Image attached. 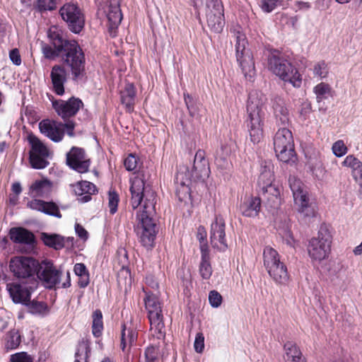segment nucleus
Returning a JSON list of instances; mask_svg holds the SVG:
<instances>
[{
  "instance_id": "obj_20",
  "label": "nucleus",
  "mask_w": 362,
  "mask_h": 362,
  "mask_svg": "<svg viewBox=\"0 0 362 362\" xmlns=\"http://www.w3.org/2000/svg\"><path fill=\"white\" fill-rule=\"evenodd\" d=\"M207 24L214 32H221L225 25L223 6L222 3H218L214 6L206 10Z\"/></svg>"
},
{
  "instance_id": "obj_56",
  "label": "nucleus",
  "mask_w": 362,
  "mask_h": 362,
  "mask_svg": "<svg viewBox=\"0 0 362 362\" xmlns=\"http://www.w3.org/2000/svg\"><path fill=\"white\" fill-rule=\"evenodd\" d=\"M194 348L197 353L203 352L204 349V337L202 333L199 332L196 334Z\"/></svg>"
},
{
  "instance_id": "obj_22",
  "label": "nucleus",
  "mask_w": 362,
  "mask_h": 362,
  "mask_svg": "<svg viewBox=\"0 0 362 362\" xmlns=\"http://www.w3.org/2000/svg\"><path fill=\"white\" fill-rule=\"evenodd\" d=\"M189 176H186V173L180 169L175 176L176 195L178 199L184 203H188L191 199L189 183L191 181Z\"/></svg>"
},
{
  "instance_id": "obj_1",
  "label": "nucleus",
  "mask_w": 362,
  "mask_h": 362,
  "mask_svg": "<svg viewBox=\"0 0 362 362\" xmlns=\"http://www.w3.org/2000/svg\"><path fill=\"white\" fill-rule=\"evenodd\" d=\"M145 175L139 172L134 173L130 179L131 204L137 209L144 197L143 205L136 211L138 221L137 235L141 245L146 248L153 247L156 237V224L151 218L155 213L156 194L150 187H145Z\"/></svg>"
},
{
  "instance_id": "obj_19",
  "label": "nucleus",
  "mask_w": 362,
  "mask_h": 362,
  "mask_svg": "<svg viewBox=\"0 0 362 362\" xmlns=\"http://www.w3.org/2000/svg\"><path fill=\"white\" fill-rule=\"evenodd\" d=\"M39 277L46 288H52L59 283L60 274L51 262L45 260L40 266Z\"/></svg>"
},
{
  "instance_id": "obj_62",
  "label": "nucleus",
  "mask_w": 362,
  "mask_h": 362,
  "mask_svg": "<svg viewBox=\"0 0 362 362\" xmlns=\"http://www.w3.org/2000/svg\"><path fill=\"white\" fill-rule=\"evenodd\" d=\"M206 233L205 228L202 226H199L198 228V230H197V238L199 239V240L201 243V245H206L207 247V245L204 243V242L206 239Z\"/></svg>"
},
{
  "instance_id": "obj_48",
  "label": "nucleus",
  "mask_w": 362,
  "mask_h": 362,
  "mask_svg": "<svg viewBox=\"0 0 362 362\" xmlns=\"http://www.w3.org/2000/svg\"><path fill=\"white\" fill-rule=\"evenodd\" d=\"M191 2L195 9L205 8L206 10L214 6L218 3H221L220 0H191Z\"/></svg>"
},
{
  "instance_id": "obj_10",
  "label": "nucleus",
  "mask_w": 362,
  "mask_h": 362,
  "mask_svg": "<svg viewBox=\"0 0 362 362\" xmlns=\"http://www.w3.org/2000/svg\"><path fill=\"white\" fill-rule=\"evenodd\" d=\"M9 267L13 275L18 279H27L28 281L36 279L35 274L38 263L31 257H13L11 259Z\"/></svg>"
},
{
  "instance_id": "obj_61",
  "label": "nucleus",
  "mask_w": 362,
  "mask_h": 362,
  "mask_svg": "<svg viewBox=\"0 0 362 362\" xmlns=\"http://www.w3.org/2000/svg\"><path fill=\"white\" fill-rule=\"evenodd\" d=\"M310 8V4L308 2L296 1L293 6V9L298 11H307Z\"/></svg>"
},
{
  "instance_id": "obj_21",
  "label": "nucleus",
  "mask_w": 362,
  "mask_h": 362,
  "mask_svg": "<svg viewBox=\"0 0 362 362\" xmlns=\"http://www.w3.org/2000/svg\"><path fill=\"white\" fill-rule=\"evenodd\" d=\"M40 132L54 142L64 137L63 124L54 120L44 119L39 123Z\"/></svg>"
},
{
  "instance_id": "obj_15",
  "label": "nucleus",
  "mask_w": 362,
  "mask_h": 362,
  "mask_svg": "<svg viewBox=\"0 0 362 362\" xmlns=\"http://www.w3.org/2000/svg\"><path fill=\"white\" fill-rule=\"evenodd\" d=\"M52 103L55 112L63 119L74 116L83 105L80 99L74 97L68 100L61 99L52 100Z\"/></svg>"
},
{
  "instance_id": "obj_7",
  "label": "nucleus",
  "mask_w": 362,
  "mask_h": 362,
  "mask_svg": "<svg viewBox=\"0 0 362 362\" xmlns=\"http://www.w3.org/2000/svg\"><path fill=\"white\" fill-rule=\"evenodd\" d=\"M268 66L271 71L285 82L294 87H300L302 78L298 71L287 60L272 54L268 60Z\"/></svg>"
},
{
  "instance_id": "obj_32",
  "label": "nucleus",
  "mask_w": 362,
  "mask_h": 362,
  "mask_svg": "<svg viewBox=\"0 0 362 362\" xmlns=\"http://www.w3.org/2000/svg\"><path fill=\"white\" fill-rule=\"evenodd\" d=\"M286 362H305L299 348L292 341H287L284 346Z\"/></svg>"
},
{
  "instance_id": "obj_47",
  "label": "nucleus",
  "mask_w": 362,
  "mask_h": 362,
  "mask_svg": "<svg viewBox=\"0 0 362 362\" xmlns=\"http://www.w3.org/2000/svg\"><path fill=\"white\" fill-rule=\"evenodd\" d=\"M313 72L315 76L319 78H325L328 74L327 65L325 62H319L316 63L313 68Z\"/></svg>"
},
{
  "instance_id": "obj_25",
  "label": "nucleus",
  "mask_w": 362,
  "mask_h": 362,
  "mask_svg": "<svg viewBox=\"0 0 362 362\" xmlns=\"http://www.w3.org/2000/svg\"><path fill=\"white\" fill-rule=\"evenodd\" d=\"M52 90L58 95H63L64 93V83L66 81V72L64 67L60 65H55L52 67L50 73Z\"/></svg>"
},
{
  "instance_id": "obj_13",
  "label": "nucleus",
  "mask_w": 362,
  "mask_h": 362,
  "mask_svg": "<svg viewBox=\"0 0 362 362\" xmlns=\"http://www.w3.org/2000/svg\"><path fill=\"white\" fill-rule=\"evenodd\" d=\"M100 8L106 13L108 29L111 36L116 35V30L122 19L119 0H95Z\"/></svg>"
},
{
  "instance_id": "obj_51",
  "label": "nucleus",
  "mask_w": 362,
  "mask_h": 362,
  "mask_svg": "<svg viewBox=\"0 0 362 362\" xmlns=\"http://www.w3.org/2000/svg\"><path fill=\"white\" fill-rule=\"evenodd\" d=\"M119 195L115 191H110L108 194V207L111 214L116 213L119 203Z\"/></svg>"
},
{
  "instance_id": "obj_59",
  "label": "nucleus",
  "mask_w": 362,
  "mask_h": 362,
  "mask_svg": "<svg viewBox=\"0 0 362 362\" xmlns=\"http://www.w3.org/2000/svg\"><path fill=\"white\" fill-rule=\"evenodd\" d=\"M9 58L16 66H20L21 64V57L18 49H13L10 51Z\"/></svg>"
},
{
  "instance_id": "obj_24",
  "label": "nucleus",
  "mask_w": 362,
  "mask_h": 362,
  "mask_svg": "<svg viewBox=\"0 0 362 362\" xmlns=\"http://www.w3.org/2000/svg\"><path fill=\"white\" fill-rule=\"evenodd\" d=\"M237 62L247 80H252L255 75L253 56L250 50L236 54Z\"/></svg>"
},
{
  "instance_id": "obj_3",
  "label": "nucleus",
  "mask_w": 362,
  "mask_h": 362,
  "mask_svg": "<svg viewBox=\"0 0 362 362\" xmlns=\"http://www.w3.org/2000/svg\"><path fill=\"white\" fill-rule=\"evenodd\" d=\"M332 235L326 226H321L315 237L307 245L308 256L313 262H320L327 259L331 251Z\"/></svg>"
},
{
  "instance_id": "obj_27",
  "label": "nucleus",
  "mask_w": 362,
  "mask_h": 362,
  "mask_svg": "<svg viewBox=\"0 0 362 362\" xmlns=\"http://www.w3.org/2000/svg\"><path fill=\"white\" fill-rule=\"evenodd\" d=\"M27 207L58 218L62 216L57 206L53 202L34 199L27 203Z\"/></svg>"
},
{
  "instance_id": "obj_34",
  "label": "nucleus",
  "mask_w": 362,
  "mask_h": 362,
  "mask_svg": "<svg viewBox=\"0 0 362 362\" xmlns=\"http://www.w3.org/2000/svg\"><path fill=\"white\" fill-rule=\"evenodd\" d=\"M200 249L202 252V260L199 265V274L202 279H209L213 271L209 262V253L208 247L206 245H201Z\"/></svg>"
},
{
  "instance_id": "obj_28",
  "label": "nucleus",
  "mask_w": 362,
  "mask_h": 362,
  "mask_svg": "<svg viewBox=\"0 0 362 362\" xmlns=\"http://www.w3.org/2000/svg\"><path fill=\"white\" fill-rule=\"evenodd\" d=\"M274 168V165L270 160H264L261 163L259 175L257 180L259 188L265 187L275 182Z\"/></svg>"
},
{
  "instance_id": "obj_5",
  "label": "nucleus",
  "mask_w": 362,
  "mask_h": 362,
  "mask_svg": "<svg viewBox=\"0 0 362 362\" xmlns=\"http://www.w3.org/2000/svg\"><path fill=\"white\" fill-rule=\"evenodd\" d=\"M264 266L270 277L279 284H286L288 281V274L286 265L281 262L278 252L266 246L263 250Z\"/></svg>"
},
{
  "instance_id": "obj_23",
  "label": "nucleus",
  "mask_w": 362,
  "mask_h": 362,
  "mask_svg": "<svg viewBox=\"0 0 362 362\" xmlns=\"http://www.w3.org/2000/svg\"><path fill=\"white\" fill-rule=\"evenodd\" d=\"M267 204L272 209H277L281 204V186L276 182L265 187H260Z\"/></svg>"
},
{
  "instance_id": "obj_39",
  "label": "nucleus",
  "mask_w": 362,
  "mask_h": 362,
  "mask_svg": "<svg viewBox=\"0 0 362 362\" xmlns=\"http://www.w3.org/2000/svg\"><path fill=\"white\" fill-rule=\"evenodd\" d=\"M29 311L33 315L44 316L49 313V309L47 304L42 301L37 300H30L27 301L26 303L24 304Z\"/></svg>"
},
{
  "instance_id": "obj_50",
  "label": "nucleus",
  "mask_w": 362,
  "mask_h": 362,
  "mask_svg": "<svg viewBox=\"0 0 362 362\" xmlns=\"http://www.w3.org/2000/svg\"><path fill=\"white\" fill-rule=\"evenodd\" d=\"M35 6L40 11H52L56 8V0H36Z\"/></svg>"
},
{
  "instance_id": "obj_55",
  "label": "nucleus",
  "mask_w": 362,
  "mask_h": 362,
  "mask_svg": "<svg viewBox=\"0 0 362 362\" xmlns=\"http://www.w3.org/2000/svg\"><path fill=\"white\" fill-rule=\"evenodd\" d=\"M209 300L213 308H218L222 303V296L218 292L212 291L209 293Z\"/></svg>"
},
{
  "instance_id": "obj_57",
  "label": "nucleus",
  "mask_w": 362,
  "mask_h": 362,
  "mask_svg": "<svg viewBox=\"0 0 362 362\" xmlns=\"http://www.w3.org/2000/svg\"><path fill=\"white\" fill-rule=\"evenodd\" d=\"M74 229L78 237L83 241H86L88 238V231L79 223H76Z\"/></svg>"
},
{
  "instance_id": "obj_31",
  "label": "nucleus",
  "mask_w": 362,
  "mask_h": 362,
  "mask_svg": "<svg viewBox=\"0 0 362 362\" xmlns=\"http://www.w3.org/2000/svg\"><path fill=\"white\" fill-rule=\"evenodd\" d=\"M52 191V183L47 179L35 181L29 187L28 194L34 197H46Z\"/></svg>"
},
{
  "instance_id": "obj_33",
  "label": "nucleus",
  "mask_w": 362,
  "mask_h": 362,
  "mask_svg": "<svg viewBox=\"0 0 362 362\" xmlns=\"http://www.w3.org/2000/svg\"><path fill=\"white\" fill-rule=\"evenodd\" d=\"M9 235L10 238L17 243L30 244L34 241V235L23 228H13Z\"/></svg>"
},
{
  "instance_id": "obj_18",
  "label": "nucleus",
  "mask_w": 362,
  "mask_h": 362,
  "mask_svg": "<svg viewBox=\"0 0 362 362\" xmlns=\"http://www.w3.org/2000/svg\"><path fill=\"white\" fill-rule=\"evenodd\" d=\"M182 170L186 173V176H189L191 179L195 180L209 177L210 170L209 163L205 158L204 151L202 150L197 151L192 172H187V170Z\"/></svg>"
},
{
  "instance_id": "obj_16",
  "label": "nucleus",
  "mask_w": 362,
  "mask_h": 362,
  "mask_svg": "<svg viewBox=\"0 0 362 362\" xmlns=\"http://www.w3.org/2000/svg\"><path fill=\"white\" fill-rule=\"evenodd\" d=\"M211 245L218 250L224 251L228 247L225 233V222L221 216L215 217L210 231Z\"/></svg>"
},
{
  "instance_id": "obj_42",
  "label": "nucleus",
  "mask_w": 362,
  "mask_h": 362,
  "mask_svg": "<svg viewBox=\"0 0 362 362\" xmlns=\"http://www.w3.org/2000/svg\"><path fill=\"white\" fill-rule=\"evenodd\" d=\"M74 272L79 277L78 284L80 287L85 288L89 284V274L86 267L83 263H77L74 265Z\"/></svg>"
},
{
  "instance_id": "obj_49",
  "label": "nucleus",
  "mask_w": 362,
  "mask_h": 362,
  "mask_svg": "<svg viewBox=\"0 0 362 362\" xmlns=\"http://www.w3.org/2000/svg\"><path fill=\"white\" fill-rule=\"evenodd\" d=\"M229 152L228 151H224L223 148H221V151H218L216 154L215 162L216 165L221 168H225L227 167L228 162V156Z\"/></svg>"
},
{
  "instance_id": "obj_46",
  "label": "nucleus",
  "mask_w": 362,
  "mask_h": 362,
  "mask_svg": "<svg viewBox=\"0 0 362 362\" xmlns=\"http://www.w3.org/2000/svg\"><path fill=\"white\" fill-rule=\"evenodd\" d=\"M89 352V346L87 342L79 343L76 354L74 362H87Z\"/></svg>"
},
{
  "instance_id": "obj_6",
  "label": "nucleus",
  "mask_w": 362,
  "mask_h": 362,
  "mask_svg": "<svg viewBox=\"0 0 362 362\" xmlns=\"http://www.w3.org/2000/svg\"><path fill=\"white\" fill-rule=\"evenodd\" d=\"M274 148L278 159L284 163H295L296 153L291 132L286 128L279 129L274 138Z\"/></svg>"
},
{
  "instance_id": "obj_17",
  "label": "nucleus",
  "mask_w": 362,
  "mask_h": 362,
  "mask_svg": "<svg viewBox=\"0 0 362 362\" xmlns=\"http://www.w3.org/2000/svg\"><path fill=\"white\" fill-rule=\"evenodd\" d=\"M66 163L71 168L79 173L88 172L90 167V160L87 158L84 151L76 147H73L67 153Z\"/></svg>"
},
{
  "instance_id": "obj_40",
  "label": "nucleus",
  "mask_w": 362,
  "mask_h": 362,
  "mask_svg": "<svg viewBox=\"0 0 362 362\" xmlns=\"http://www.w3.org/2000/svg\"><path fill=\"white\" fill-rule=\"evenodd\" d=\"M42 240L43 243L55 250H59L64 246V239L59 235L42 233Z\"/></svg>"
},
{
  "instance_id": "obj_12",
  "label": "nucleus",
  "mask_w": 362,
  "mask_h": 362,
  "mask_svg": "<svg viewBox=\"0 0 362 362\" xmlns=\"http://www.w3.org/2000/svg\"><path fill=\"white\" fill-rule=\"evenodd\" d=\"M37 284L36 279L22 283L11 282L6 284V290L14 303L24 305L30 300Z\"/></svg>"
},
{
  "instance_id": "obj_2",
  "label": "nucleus",
  "mask_w": 362,
  "mask_h": 362,
  "mask_svg": "<svg viewBox=\"0 0 362 362\" xmlns=\"http://www.w3.org/2000/svg\"><path fill=\"white\" fill-rule=\"evenodd\" d=\"M266 100L265 96L260 92L252 91L250 93L247 110L248 119L247 130L253 143H259L263 138V116L262 107Z\"/></svg>"
},
{
  "instance_id": "obj_11",
  "label": "nucleus",
  "mask_w": 362,
  "mask_h": 362,
  "mask_svg": "<svg viewBox=\"0 0 362 362\" xmlns=\"http://www.w3.org/2000/svg\"><path fill=\"white\" fill-rule=\"evenodd\" d=\"M59 13L73 33H79L82 30L85 23L84 16L76 4H65L60 8Z\"/></svg>"
},
{
  "instance_id": "obj_26",
  "label": "nucleus",
  "mask_w": 362,
  "mask_h": 362,
  "mask_svg": "<svg viewBox=\"0 0 362 362\" xmlns=\"http://www.w3.org/2000/svg\"><path fill=\"white\" fill-rule=\"evenodd\" d=\"M261 209V200L257 197H245L240 204V213L247 217H256Z\"/></svg>"
},
{
  "instance_id": "obj_29",
  "label": "nucleus",
  "mask_w": 362,
  "mask_h": 362,
  "mask_svg": "<svg viewBox=\"0 0 362 362\" xmlns=\"http://www.w3.org/2000/svg\"><path fill=\"white\" fill-rule=\"evenodd\" d=\"M136 91L132 83H126L120 90V100L126 110L131 112L134 110L136 101Z\"/></svg>"
},
{
  "instance_id": "obj_8",
  "label": "nucleus",
  "mask_w": 362,
  "mask_h": 362,
  "mask_svg": "<svg viewBox=\"0 0 362 362\" xmlns=\"http://www.w3.org/2000/svg\"><path fill=\"white\" fill-rule=\"evenodd\" d=\"M144 302L148 312L151 331L156 337L160 339L164 336V323L158 297L156 294L146 292Z\"/></svg>"
},
{
  "instance_id": "obj_41",
  "label": "nucleus",
  "mask_w": 362,
  "mask_h": 362,
  "mask_svg": "<svg viewBox=\"0 0 362 362\" xmlns=\"http://www.w3.org/2000/svg\"><path fill=\"white\" fill-rule=\"evenodd\" d=\"M234 37L235 55L250 50L249 49H246V45H247V38L240 28L234 30Z\"/></svg>"
},
{
  "instance_id": "obj_4",
  "label": "nucleus",
  "mask_w": 362,
  "mask_h": 362,
  "mask_svg": "<svg viewBox=\"0 0 362 362\" xmlns=\"http://www.w3.org/2000/svg\"><path fill=\"white\" fill-rule=\"evenodd\" d=\"M64 62L70 69L74 79L81 78L85 71V56L82 49L74 40L64 41Z\"/></svg>"
},
{
  "instance_id": "obj_9",
  "label": "nucleus",
  "mask_w": 362,
  "mask_h": 362,
  "mask_svg": "<svg viewBox=\"0 0 362 362\" xmlns=\"http://www.w3.org/2000/svg\"><path fill=\"white\" fill-rule=\"evenodd\" d=\"M289 186L292 191L295 209L305 216L313 214L310 209L308 192L304 184L295 177H290Z\"/></svg>"
},
{
  "instance_id": "obj_52",
  "label": "nucleus",
  "mask_w": 362,
  "mask_h": 362,
  "mask_svg": "<svg viewBox=\"0 0 362 362\" xmlns=\"http://www.w3.org/2000/svg\"><path fill=\"white\" fill-rule=\"evenodd\" d=\"M332 149L333 153L337 157H342L348 151V148H347L346 146L345 145L344 141H342V140H338V141H335L332 145Z\"/></svg>"
},
{
  "instance_id": "obj_44",
  "label": "nucleus",
  "mask_w": 362,
  "mask_h": 362,
  "mask_svg": "<svg viewBox=\"0 0 362 362\" xmlns=\"http://www.w3.org/2000/svg\"><path fill=\"white\" fill-rule=\"evenodd\" d=\"M5 346L7 349H13L17 348L21 343V336L16 329L8 332L5 338Z\"/></svg>"
},
{
  "instance_id": "obj_64",
  "label": "nucleus",
  "mask_w": 362,
  "mask_h": 362,
  "mask_svg": "<svg viewBox=\"0 0 362 362\" xmlns=\"http://www.w3.org/2000/svg\"><path fill=\"white\" fill-rule=\"evenodd\" d=\"M65 129L66 134L69 136H73L74 135V123L73 122H68L67 123L63 124V129Z\"/></svg>"
},
{
  "instance_id": "obj_30",
  "label": "nucleus",
  "mask_w": 362,
  "mask_h": 362,
  "mask_svg": "<svg viewBox=\"0 0 362 362\" xmlns=\"http://www.w3.org/2000/svg\"><path fill=\"white\" fill-rule=\"evenodd\" d=\"M73 191L77 196L82 197L81 202H87L90 200L91 195L97 191L96 187L88 181H81L72 185Z\"/></svg>"
},
{
  "instance_id": "obj_36",
  "label": "nucleus",
  "mask_w": 362,
  "mask_h": 362,
  "mask_svg": "<svg viewBox=\"0 0 362 362\" xmlns=\"http://www.w3.org/2000/svg\"><path fill=\"white\" fill-rule=\"evenodd\" d=\"M53 45L54 49L48 45L42 47L43 54L47 59H53L56 58L64 50V42L59 34H57L55 38L53 39Z\"/></svg>"
},
{
  "instance_id": "obj_43",
  "label": "nucleus",
  "mask_w": 362,
  "mask_h": 362,
  "mask_svg": "<svg viewBox=\"0 0 362 362\" xmlns=\"http://www.w3.org/2000/svg\"><path fill=\"white\" fill-rule=\"evenodd\" d=\"M103 329V315L100 310H96L93 314L92 332L95 337L101 335Z\"/></svg>"
},
{
  "instance_id": "obj_63",
  "label": "nucleus",
  "mask_w": 362,
  "mask_h": 362,
  "mask_svg": "<svg viewBox=\"0 0 362 362\" xmlns=\"http://www.w3.org/2000/svg\"><path fill=\"white\" fill-rule=\"evenodd\" d=\"M313 173L317 177H320L325 173L324 168L322 167L320 162L316 163V167L311 169Z\"/></svg>"
},
{
  "instance_id": "obj_14",
  "label": "nucleus",
  "mask_w": 362,
  "mask_h": 362,
  "mask_svg": "<svg viewBox=\"0 0 362 362\" xmlns=\"http://www.w3.org/2000/svg\"><path fill=\"white\" fill-rule=\"evenodd\" d=\"M28 140L31 146L30 162L32 167L36 169L45 168L48 165V162L46 160V158L49 156L48 148L34 134H29Z\"/></svg>"
},
{
  "instance_id": "obj_53",
  "label": "nucleus",
  "mask_w": 362,
  "mask_h": 362,
  "mask_svg": "<svg viewBox=\"0 0 362 362\" xmlns=\"http://www.w3.org/2000/svg\"><path fill=\"white\" fill-rule=\"evenodd\" d=\"M281 0H260L259 5L265 13H270L280 4Z\"/></svg>"
},
{
  "instance_id": "obj_60",
  "label": "nucleus",
  "mask_w": 362,
  "mask_h": 362,
  "mask_svg": "<svg viewBox=\"0 0 362 362\" xmlns=\"http://www.w3.org/2000/svg\"><path fill=\"white\" fill-rule=\"evenodd\" d=\"M156 349L153 346L148 347L145 351V356L148 362H152L156 358Z\"/></svg>"
},
{
  "instance_id": "obj_45",
  "label": "nucleus",
  "mask_w": 362,
  "mask_h": 362,
  "mask_svg": "<svg viewBox=\"0 0 362 362\" xmlns=\"http://www.w3.org/2000/svg\"><path fill=\"white\" fill-rule=\"evenodd\" d=\"M330 87L328 84L320 83L314 87L313 91L317 102L326 99L330 93Z\"/></svg>"
},
{
  "instance_id": "obj_37",
  "label": "nucleus",
  "mask_w": 362,
  "mask_h": 362,
  "mask_svg": "<svg viewBox=\"0 0 362 362\" xmlns=\"http://www.w3.org/2000/svg\"><path fill=\"white\" fill-rule=\"evenodd\" d=\"M274 114L276 119L281 124L285 125L289 122L288 110L284 105V103L281 100H276L273 105Z\"/></svg>"
},
{
  "instance_id": "obj_58",
  "label": "nucleus",
  "mask_w": 362,
  "mask_h": 362,
  "mask_svg": "<svg viewBox=\"0 0 362 362\" xmlns=\"http://www.w3.org/2000/svg\"><path fill=\"white\" fill-rule=\"evenodd\" d=\"M124 164L127 170H133L136 168L137 159L134 155L131 154L124 160Z\"/></svg>"
},
{
  "instance_id": "obj_35",
  "label": "nucleus",
  "mask_w": 362,
  "mask_h": 362,
  "mask_svg": "<svg viewBox=\"0 0 362 362\" xmlns=\"http://www.w3.org/2000/svg\"><path fill=\"white\" fill-rule=\"evenodd\" d=\"M342 165L351 169V173L356 180H362V162L353 155L347 156Z\"/></svg>"
},
{
  "instance_id": "obj_38",
  "label": "nucleus",
  "mask_w": 362,
  "mask_h": 362,
  "mask_svg": "<svg viewBox=\"0 0 362 362\" xmlns=\"http://www.w3.org/2000/svg\"><path fill=\"white\" fill-rule=\"evenodd\" d=\"M137 339V332L132 328H127L125 325H122L121 334V347L123 351L130 348Z\"/></svg>"
},
{
  "instance_id": "obj_54",
  "label": "nucleus",
  "mask_w": 362,
  "mask_h": 362,
  "mask_svg": "<svg viewBox=\"0 0 362 362\" xmlns=\"http://www.w3.org/2000/svg\"><path fill=\"white\" fill-rule=\"evenodd\" d=\"M11 362H33V358L26 352H18L11 355Z\"/></svg>"
}]
</instances>
